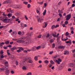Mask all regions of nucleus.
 I'll return each mask as SVG.
<instances>
[{
  "instance_id": "aec40b11",
  "label": "nucleus",
  "mask_w": 75,
  "mask_h": 75,
  "mask_svg": "<svg viewBox=\"0 0 75 75\" xmlns=\"http://www.w3.org/2000/svg\"><path fill=\"white\" fill-rule=\"evenodd\" d=\"M17 33L16 32H14L12 33V34L13 35H17Z\"/></svg>"
},
{
  "instance_id": "c9c22d12",
  "label": "nucleus",
  "mask_w": 75,
  "mask_h": 75,
  "mask_svg": "<svg viewBox=\"0 0 75 75\" xmlns=\"http://www.w3.org/2000/svg\"><path fill=\"white\" fill-rule=\"evenodd\" d=\"M32 74V73L31 72H28L26 74V75H31Z\"/></svg>"
},
{
  "instance_id": "052dcab7",
  "label": "nucleus",
  "mask_w": 75,
  "mask_h": 75,
  "mask_svg": "<svg viewBox=\"0 0 75 75\" xmlns=\"http://www.w3.org/2000/svg\"><path fill=\"white\" fill-rule=\"evenodd\" d=\"M4 4H7V1H5L4 2Z\"/></svg>"
},
{
  "instance_id": "6ab92c4d",
  "label": "nucleus",
  "mask_w": 75,
  "mask_h": 75,
  "mask_svg": "<svg viewBox=\"0 0 75 75\" xmlns=\"http://www.w3.org/2000/svg\"><path fill=\"white\" fill-rule=\"evenodd\" d=\"M59 13L62 14L63 13V11H62V10H61L60 11L59 10H58V11Z\"/></svg>"
},
{
  "instance_id": "39448f33",
  "label": "nucleus",
  "mask_w": 75,
  "mask_h": 75,
  "mask_svg": "<svg viewBox=\"0 0 75 75\" xmlns=\"http://www.w3.org/2000/svg\"><path fill=\"white\" fill-rule=\"evenodd\" d=\"M5 74L6 75H9V74H10V71L9 70H6L5 71Z\"/></svg>"
},
{
  "instance_id": "c03bdc74",
  "label": "nucleus",
  "mask_w": 75,
  "mask_h": 75,
  "mask_svg": "<svg viewBox=\"0 0 75 75\" xmlns=\"http://www.w3.org/2000/svg\"><path fill=\"white\" fill-rule=\"evenodd\" d=\"M4 64L5 65H8V63L7 62H5Z\"/></svg>"
},
{
  "instance_id": "6e6552de",
  "label": "nucleus",
  "mask_w": 75,
  "mask_h": 75,
  "mask_svg": "<svg viewBox=\"0 0 75 75\" xmlns=\"http://www.w3.org/2000/svg\"><path fill=\"white\" fill-rule=\"evenodd\" d=\"M31 50L32 51H34L35 50H36V47L35 46L31 48Z\"/></svg>"
},
{
  "instance_id": "393cba45",
  "label": "nucleus",
  "mask_w": 75,
  "mask_h": 75,
  "mask_svg": "<svg viewBox=\"0 0 75 75\" xmlns=\"http://www.w3.org/2000/svg\"><path fill=\"white\" fill-rule=\"evenodd\" d=\"M28 62L30 63V64H31V63H33V60H29L28 61Z\"/></svg>"
},
{
  "instance_id": "5fc2aeb1",
  "label": "nucleus",
  "mask_w": 75,
  "mask_h": 75,
  "mask_svg": "<svg viewBox=\"0 0 75 75\" xmlns=\"http://www.w3.org/2000/svg\"><path fill=\"white\" fill-rule=\"evenodd\" d=\"M30 7H31V5L30 4H28V8H30Z\"/></svg>"
},
{
  "instance_id": "3c124183",
  "label": "nucleus",
  "mask_w": 75,
  "mask_h": 75,
  "mask_svg": "<svg viewBox=\"0 0 75 75\" xmlns=\"http://www.w3.org/2000/svg\"><path fill=\"white\" fill-rule=\"evenodd\" d=\"M70 30L71 31H74V28L73 27H72L71 28Z\"/></svg>"
},
{
  "instance_id": "4c0bfd02",
  "label": "nucleus",
  "mask_w": 75,
  "mask_h": 75,
  "mask_svg": "<svg viewBox=\"0 0 75 75\" xmlns=\"http://www.w3.org/2000/svg\"><path fill=\"white\" fill-rule=\"evenodd\" d=\"M11 8H9L7 9V12H10V11H11Z\"/></svg>"
},
{
  "instance_id": "58836bf2",
  "label": "nucleus",
  "mask_w": 75,
  "mask_h": 75,
  "mask_svg": "<svg viewBox=\"0 0 75 75\" xmlns=\"http://www.w3.org/2000/svg\"><path fill=\"white\" fill-rule=\"evenodd\" d=\"M66 37H68V35L69 34V33L68 32H66Z\"/></svg>"
},
{
  "instance_id": "13d9d810",
  "label": "nucleus",
  "mask_w": 75,
  "mask_h": 75,
  "mask_svg": "<svg viewBox=\"0 0 75 75\" xmlns=\"http://www.w3.org/2000/svg\"><path fill=\"white\" fill-rule=\"evenodd\" d=\"M59 16L60 17H62V15L61 13L59 14Z\"/></svg>"
},
{
  "instance_id": "a211bd4d",
  "label": "nucleus",
  "mask_w": 75,
  "mask_h": 75,
  "mask_svg": "<svg viewBox=\"0 0 75 75\" xmlns=\"http://www.w3.org/2000/svg\"><path fill=\"white\" fill-rule=\"evenodd\" d=\"M66 43H67V44H71L72 43V41L70 40L69 41H66Z\"/></svg>"
},
{
  "instance_id": "473e14b6",
  "label": "nucleus",
  "mask_w": 75,
  "mask_h": 75,
  "mask_svg": "<svg viewBox=\"0 0 75 75\" xmlns=\"http://www.w3.org/2000/svg\"><path fill=\"white\" fill-rule=\"evenodd\" d=\"M62 41H67V40H68V39H62Z\"/></svg>"
},
{
  "instance_id": "f704fd0d",
  "label": "nucleus",
  "mask_w": 75,
  "mask_h": 75,
  "mask_svg": "<svg viewBox=\"0 0 75 75\" xmlns=\"http://www.w3.org/2000/svg\"><path fill=\"white\" fill-rule=\"evenodd\" d=\"M44 62L45 63V64H48V63H49V61L47 60H46L44 61Z\"/></svg>"
},
{
  "instance_id": "c85d7f7f",
  "label": "nucleus",
  "mask_w": 75,
  "mask_h": 75,
  "mask_svg": "<svg viewBox=\"0 0 75 75\" xmlns=\"http://www.w3.org/2000/svg\"><path fill=\"white\" fill-rule=\"evenodd\" d=\"M22 69L23 70H27V68L25 66H24L23 68Z\"/></svg>"
},
{
  "instance_id": "412c9836",
  "label": "nucleus",
  "mask_w": 75,
  "mask_h": 75,
  "mask_svg": "<svg viewBox=\"0 0 75 75\" xmlns=\"http://www.w3.org/2000/svg\"><path fill=\"white\" fill-rule=\"evenodd\" d=\"M47 23H45V26H43V27L44 28H46V27H47Z\"/></svg>"
},
{
  "instance_id": "f3484780",
  "label": "nucleus",
  "mask_w": 75,
  "mask_h": 75,
  "mask_svg": "<svg viewBox=\"0 0 75 75\" xmlns=\"http://www.w3.org/2000/svg\"><path fill=\"white\" fill-rule=\"evenodd\" d=\"M14 8H20V6H18L17 5H15L14 6Z\"/></svg>"
},
{
  "instance_id": "a878e982",
  "label": "nucleus",
  "mask_w": 75,
  "mask_h": 75,
  "mask_svg": "<svg viewBox=\"0 0 75 75\" xmlns=\"http://www.w3.org/2000/svg\"><path fill=\"white\" fill-rule=\"evenodd\" d=\"M10 43V42L8 41H6L5 42V43L6 45H8V44Z\"/></svg>"
},
{
  "instance_id": "e2e57ef3",
  "label": "nucleus",
  "mask_w": 75,
  "mask_h": 75,
  "mask_svg": "<svg viewBox=\"0 0 75 75\" xmlns=\"http://www.w3.org/2000/svg\"><path fill=\"white\" fill-rule=\"evenodd\" d=\"M66 24H63L62 25L63 27H67V26H65Z\"/></svg>"
},
{
  "instance_id": "f257e3e1",
  "label": "nucleus",
  "mask_w": 75,
  "mask_h": 75,
  "mask_svg": "<svg viewBox=\"0 0 75 75\" xmlns=\"http://www.w3.org/2000/svg\"><path fill=\"white\" fill-rule=\"evenodd\" d=\"M33 35V33H28L27 34V35H28V37H26V38H22V40H24L25 38H26V40L25 41H24V42L23 43V44L25 45H28V44H30L31 43V35Z\"/></svg>"
},
{
  "instance_id": "cd10ccee",
  "label": "nucleus",
  "mask_w": 75,
  "mask_h": 75,
  "mask_svg": "<svg viewBox=\"0 0 75 75\" xmlns=\"http://www.w3.org/2000/svg\"><path fill=\"white\" fill-rule=\"evenodd\" d=\"M46 37V35H44L42 36V39L43 40H45V37Z\"/></svg>"
},
{
  "instance_id": "8fccbe9b",
  "label": "nucleus",
  "mask_w": 75,
  "mask_h": 75,
  "mask_svg": "<svg viewBox=\"0 0 75 75\" xmlns=\"http://www.w3.org/2000/svg\"><path fill=\"white\" fill-rule=\"evenodd\" d=\"M53 52H53V51H52V52H50L49 53V54L50 55H51V54H52L53 53Z\"/></svg>"
},
{
  "instance_id": "79ce46f5",
  "label": "nucleus",
  "mask_w": 75,
  "mask_h": 75,
  "mask_svg": "<svg viewBox=\"0 0 75 75\" xmlns=\"http://www.w3.org/2000/svg\"><path fill=\"white\" fill-rule=\"evenodd\" d=\"M56 62L58 64H60V62H59V61L57 60H56Z\"/></svg>"
},
{
  "instance_id": "4be33fe9",
  "label": "nucleus",
  "mask_w": 75,
  "mask_h": 75,
  "mask_svg": "<svg viewBox=\"0 0 75 75\" xmlns=\"http://www.w3.org/2000/svg\"><path fill=\"white\" fill-rule=\"evenodd\" d=\"M24 24L23 23H21V27H22L23 28L24 27Z\"/></svg>"
},
{
  "instance_id": "4d7b16f0",
  "label": "nucleus",
  "mask_w": 75,
  "mask_h": 75,
  "mask_svg": "<svg viewBox=\"0 0 75 75\" xmlns=\"http://www.w3.org/2000/svg\"><path fill=\"white\" fill-rule=\"evenodd\" d=\"M50 37V34L48 33L46 37L47 38H48V37Z\"/></svg>"
},
{
  "instance_id": "2f4dec72",
  "label": "nucleus",
  "mask_w": 75,
  "mask_h": 75,
  "mask_svg": "<svg viewBox=\"0 0 75 75\" xmlns=\"http://www.w3.org/2000/svg\"><path fill=\"white\" fill-rule=\"evenodd\" d=\"M36 12H37V13L39 15H40V11H39L38 10H37V9H36Z\"/></svg>"
},
{
  "instance_id": "9d476101",
  "label": "nucleus",
  "mask_w": 75,
  "mask_h": 75,
  "mask_svg": "<svg viewBox=\"0 0 75 75\" xmlns=\"http://www.w3.org/2000/svg\"><path fill=\"white\" fill-rule=\"evenodd\" d=\"M64 55H68L69 54V52L67 51H64Z\"/></svg>"
},
{
  "instance_id": "b1692460",
  "label": "nucleus",
  "mask_w": 75,
  "mask_h": 75,
  "mask_svg": "<svg viewBox=\"0 0 75 75\" xmlns=\"http://www.w3.org/2000/svg\"><path fill=\"white\" fill-rule=\"evenodd\" d=\"M74 64H73L72 63H70V66L71 67H74Z\"/></svg>"
},
{
  "instance_id": "7c9ffc66",
  "label": "nucleus",
  "mask_w": 75,
  "mask_h": 75,
  "mask_svg": "<svg viewBox=\"0 0 75 75\" xmlns=\"http://www.w3.org/2000/svg\"><path fill=\"white\" fill-rule=\"evenodd\" d=\"M41 48V46H39L37 47H36V49L37 50H40Z\"/></svg>"
},
{
  "instance_id": "338daca9",
  "label": "nucleus",
  "mask_w": 75,
  "mask_h": 75,
  "mask_svg": "<svg viewBox=\"0 0 75 75\" xmlns=\"http://www.w3.org/2000/svg\"><path fill=\"white\" fill-rule=\"evenodd\" d=\"M12 31L13 30H12V29H11L9 31V33H11V32H12Z\"/></svg>"
},
{
  "instance_id": "f03ea898",
  "label": "nucleus",
  "mask_w": 75,
  "mask_h": 75,
  "mask_svg": "<svg viewBox=\"0 0 75 75\" xmlns=\"http://www.w3.org/2000/svg\"><path fill=\"white\" fill-rule=\"evenodd\" d=\"M36 18L38 22H40V23H42L44 20L43 18H41L40 16H36Z\"/></svg>"
},
{
  "instance_id": "ddd939ff",
  "label": "nucleus",
  "mask_w": 75,
  "mask_h": 75,
  "mask_svg": "<svg viewBox=\"0 0 75 75\" xmlns=\"http://www.w3.org/2000/svg\"><path fill=\"white\" fill-rule=\"evenodd\" d=\"M5 71V69L4 68H0V71L1 72V71Z\"/></svg>"
},
{
  "instance_id": "4468645a",
  "label": "nucleus",
  "mask_w": 75,
  "mask_h": 75,
  "mask_svg": "<svg viewBox=\"0 0 75 75\" xmlns=\"http://www.w3.org/2000/svg\"><path fill=\"white\" fill-rule=\"evenodd\" d=\"M9 67H8V66L6 65L5 67V70L6 69V71L8 70V69Z\"/></svg>"
},
{
  "instance_id": "603ef678",
  "label": "nucleus",
  "mask_w": 75,
  "mask_h": 75,
  "mask_svg": "<svg viewBox=\"0 0 75 75\" xmlns=\"http://www.w3.org/2000/svg\"><path fill=\"white\" fill-rule=\"evenodd\" d=\"M43 3H44V2L43 1H42L41 2H39V4H41V5H42V4H43Z\"/></svg>"
},
{
  "instance_id": "a19ab883",
  "label": "nucleus",
  "mask_w": 75,
  "mask_h": 75,
  "mask_svg": "<svg viewBox=\"0 0 75 75\" xmlns=\"http://www.w3.org/2000/svg\"><path fill=\"white\" fill-rule=\"evenodd\" d=\"M11 73L12 74H14V71L13 70H11Z\"/></svg>"
},
{
  "instance_id": "20e7f679",
  "label": "nucleus",
  "mask_w": 75,
  "mask_h": 75,
  "mask_svg": "<svg viewBox=\"0 0 75 75\" xmlns=\"http://www.w3.org/2000/svg\"><path fill=\"white\" fill-rule=\"evenodd\" d=\"M18 49H19L18 50H17V52H21V50L24 51V49L21 47H18Z\"/></svg>"
},
{
  "instance_id": "c756f323",
  "label": "nucleus",
  "mask_w": 75,
  "mask_h": 75,
  "mask_svg": "<svg viewBox=\"0 0 75 75\" xmlns=\"http://www.w3.org/2000/svg\"><path fill=\"white\" fill-rule=\"evenodd\" d=\"M41 37H42V35H39L38 37L37 38H41Z\"/></svg>"
},
{
  "instance_id": "37998d69",
  "label": "nucleus",
  "mask_w": 75,
  "mask_h": 75,
  "mask_svg": "<svg viewBox=\"0 0 75 75\" xmlns=\"http://www.w3.org/2000/svg\"><path fill=\"white\" fill-rule=\"evenodd\" d=\"M34 59L35 61H37L38 59V57L37 56H35Z\"/></svg>"
},
{
  "instance_id": "dca6fc26",
  "label": "nucleus",
  "mask_w": 75,
  "mask_h": 75,
  "mask_svg": "<svg viewBox=\"0 0 75 75\" xmlns=\"http://www.w3.org/2000/svg\"><path fill=\"white\" fill-rule=\"evenodd\" d=\"M47 12V10H45L43 13V15L45 16L46 15V12Z\"/></svg>"
},
{
  "instance_id": "e433bc0d",
  "label": "nucleus",
  "mask_w": 75,
  "mask_h": 75,
  "mask_svg": "<svg viewBox=\"0 0 75 75\" xmlns=\"http://www.w3.org/2000/svg\"><path fill=\"white\" fill-rule=\"evenodd\" d=\"M64 24L66 25H67L68 24V21H65L64 22Z\"/></svg>"
},
{
  "instance_id": "774afa93",
  "label": "nucleus",
  "mask_w": 75,
  "mask_h": 75,
  "mask_svg": "<svg viewBox=\"0 0 75 75\" xmlns=\"http://www.w3.org/2000/svg\"><path fill=\"white\" fill-rule=\"evenodd\" d=\"M71 68H69L68 69V71H69V72H70L71 71Z\"/></svg>"
},
{
  "instance_id": "f8f14e48",
  "label": "nucleus",
  "mask_w": 75,
  "mask_h": 75,
  "mask_svg": "<svg viewBox=\"0 0 75 75\" xmlns=\"http://www.w3.org/2000/svg\"><path fill=\"white\" fill-rule=\"evenodd\" d=\"M4 44H5V43L3 42L0 43V47L2 48L3 47V45H4Z\"/></svg>"
},
{
  "instance_id": "a18cd8bd",
  "label": "nucleus",
  "mask_w": 75,
  "mask_h": 75,
  "mask_svg": "<svg viewBox=\"0 0 75 75\" xmlns=\"http://www.w3.org/2000/svg\"><path fill=\"white\" fill-rule=\"evenodd\" d=\"M14 13V11L13 10L9 12V13L12 14V13Z\"/></svg>"
},
{
  "instance_id": "7ed1b4c3",
  "label": "nucleus",
  "mask_w": 75,
  "mask_h": 75,
  "mask_svg": "<svg viewBox=\"0 0 75 75\" xmlns=\"http://www.w3.org/2000/svg\"><path fill=\"white\" fill-rule=\"evenodd\" d=\"M66 20L67 21H69V19L71 18V15L70 14L67 15L66 16Z\"/></svg>"
},
{
  "instance_id": "49530a36",
  "label": "nucleus",
  "mask_w": 75,
  "mask_h": 75,
  "mask_svg": "<svg viewBox=\"0 0 75 75\" xmlns=\"http://www.w3.org/2000/svg\"><path fill=\"white\" fill-rule=\"evenodd\" d=\"M55 27V25H53L52 26V29H54V28Z\"/></svg>"
},
{
  "instance_id": "0eeeda50",
  "label": "nucleus",
  "mask_w": 75,
  "mask_h": 75,
  "mask_svg": "<svg viewBox=\"0 0 75 75\" xmlns=\"http://www.w3.org/2000/svg\"><path fill=\"white\" fill-rule=\"evenodd\" d=\"M63 68H64V66L62 65H61L59 66V71H61V70H62V69H63Z\"/></svg>"
},
{
  "instance_id": "5701e85b",
  "label": "nucleus",
  "mask_w": 75,
  "mask_h": 75,
  "mask_svg": "<svg viewBox=\"0 0 75 75\" xmlns=\"http://www.w3.org/2000/svg\"><path fill=\"white\" fill-rule=\"evenodd\" d=\"M12 51H14V50H16V47H14L13 48L11 49Z\"/></svg>"
},
{
  "instance_id": "680f3d73",
  "label": "nucleus",
  "mask_w": 75,
  "mask_h": 75,
  "mask_svg": "<svg viewBox=\"0 0 75 75\" xmlns=\"http://www.w3.org/2000/svg\"><path fill=\"white\" fill-rule=\"evenodd\" d=\"M60 19H61V18H59L57 20V21H60L61 20Z\"/></svg>"
},
{
  "instance_id": "423d86ee",
  "label": "nucleus",
  "mask_w": 75,
  "mask_h": 75,
  "mask_svg": "<svg viewBox=\"0 0 75 75\" xmlns=\"http://www.w3.org/2000/svg\"><path fill=\"white\" fill-rule=\"evenodd\" d=\"M18 43H23L24 41L23 40H18L16 41Z\"/></svg>"
},
{
  "instance_id": "bb28decb",
  "label": "nucleus",
  "mask_w": 75,
  "mask_h": 75,
  "mask_svg": "<svg viewBox=\"0 0 75 75\" xmlns=\"http://www.w3.org/2000/svg\"><path fill=\"white\" fill-rule=\"evenodd\" d=\"M0 53L1 54V55H3V54H4V52H3V50H2L1 51Z\"/></svg>"
},
{
  "instance_id": "1a4fd4ad",
  "label": "nucleus",
  "mask_w": 75,
  "mask_h": 75,
  "mask_svg": "<svg viewBox=\"0 0 75 75\" xmlns=\"http://www.w3.org/2000/svg\"><path fill=\"white\" fill-rule=\"evenodd\" d=\"M65 47L63 46H60L58 47V48L59 49H61L62 48L63 49H64V48H65Z\"/></svg>"
},
{
  "instance_id": "9b49d317",
  "label": "nucleus",
  "mask_w": 75,
  "mask_h": 75,
  "mask_svg": "<svg viewBox=\"0 0 75 75\" xmlns=\"http://www.w3.org/2000/svg\"><path fill=\"white\" fill-rule=\"evenodd\" d=\"M3 21L4 23H8V20L7 19H5L3 20Z\"/></svg>"
},
{
  "instance_id": "ea45409f",
  "label": "nucleus",
  "mask_w": 75,
  "mask_h": 75,
  "mask_svg": "<svg viewBox=\"0 0 75 75\" xmlns=\"http://www.w3.org/2000/svg\"><path fill=\"white\" fill-rule=\"evenodd\" d=\"M23 4H24L25 5H27V4H28V2H23Z\"/></svg>"
},
{
  "instance_id": "0e129e2a",
  "label": "nucleus",
  "mask_w": 75,
  "mask_h": 75,
  "mask_svg": "<svg viewBox=\"0 0 75 75\" xmlns=\"http://www.w3.org/2000/svg\"><path fill=\"white\" fill-rule=\"evenodd\" d=\"M50 42L52 43L53 42H54V40H51L50 41Z\"/></svg>"
},
{
  "instance_id": "bf43d9fd",
  "label": "nucleus",
  "mask_w": 75,
  "mask_h": 75,
  "mask_svg": "<svg viewBox=\"0 0 75 75\" xmlns=\"http://www.w3.org/2000/svg\"><path fill=\"white\" fill-rule=\"evenodd\" d=\"M23 52L24 53H26V54H27V53H28V52L27 50H24L23 51Z\"/></svg>"
},
{
  "instance_id": "6e6d98bb",
  "label": "nucleus",
  "mask_w": 75,
  "mask_h": 75,
  "mask_svg": "<svg viewBox=\"0 0 75 75\" xmlns=\"http://www.w3.org/2000/svg\"><path fill=\"white\" fill-rule=\"evenodd\" d=\"M25 33L24 32H22V33H21V35H23Z\"/></svg>"
},
{
  "instance_id": "72a5a7b5",
  "label": "nucleus",
  "mask_w": 75,
  "mask_h": 75,
  "mask_svg": "<svg viewBox=\"0 0 75 75\" xmlns=\"http://www.w3.org/2000/svg\"><path fill=\"white\" fill-rule=\"evenodd\" d=\"M5 57H6V56H3L2 54V55L1 56L0 58H4Z\"/></svg>"
},
{
  "instance_id": "864d4df0",
  "label": "nucleus",
  "mask_w": 75,
  "mask_h": 75,
  "mask_svg": "<svg viewBox=\"0 0 75 75\" xmlns=\"http://www.w3.org/2000/svg\"><path fill=\"white\" fill-rule=\"evenodd\" d=\"M15 15H16V16H19V15H20V13H16L15 14Z\"/></svg>"
},
{
  "instance_id": "09e8293b",
  "label": "nucleus",
  "mask_w": 75,
  "mask_h": 75,
  "mask_svg": "<svg viewBox=\"0 0 75 75\" xmlns=\"http://www.w3.org/2000/svg\"><path fill=\"white\" fill-rule=\"evenodd\" d=\"M25 18L26 20H28V18L27 17V16L25 15Z\"/></svg>"
},
{
  "instance_id": "de8ad7c7",
  "label": "nucleus",
  "mask_w": 75,
  "mask_h": 75,
  "mask_svg": "<svg viewBox=\"0 0 75 75\" xmlns=\"http://www.w3.org/2000/svg\"><path fill=\"white\" fill-rule=\"evenodd\" d=\"M50 63L51 64H54V61H53L52 60H51L50 61Z\"/></svg>"
},
{
  "instance_id": "2eb2a0df",
  "label": "nucleus",
  "mask_w": 75,
  "mask_h": 75,
  "mask_svg": "<svg viewBox=\"0 0 75 75\" xmlns=\"http://www.w3.org/2000/svg\"><path fill=\"white\" fill-rule=\"evenodd\" d=\"M52 36H53L54 37H57V33L56 32H55V33L54 34H52Z\"/></svg>"
},
{
  "instance_id": "69168bd1",
  "label": "nucleus",
  "mask_w": 75,
  "mask_h": 75,
  "mask_svg": "<svg viewBox=\"0 0 75 75\" xmlns=\"http://www.w3.org/2000/svg\"><path fill=\"white\" fill-rule=\"evenodd\" d=\"M6 1L7 2V4H8V3H9L10 2V0H7Z\"/></svg>"
}]
</instances>
